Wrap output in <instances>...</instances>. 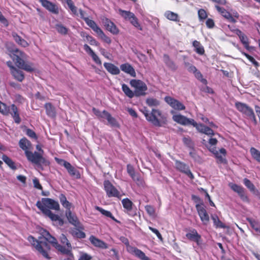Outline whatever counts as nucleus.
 I'll list each match as a JSON object with an SVG mask.
<instances>
[{
	"label": "nucleus",
	"instance_id": "nucleus-1",
	"mask_svg": "<svg viewBox=\"0 0 260 260\" xmlns=\"http://www.w3.org/2000/svg\"><path fill=\"white\" fill-rule=\"evenodd\" d=\"M42 237L39 240L35 239L32 236L28 237V240L36 249L47 260H50L51 257L48 252L50 249V245L47 242L51 243L61 253L70 255L72 253V245L67 237L64 234H61L59 237L60 243L64 245L58 244L56 239L50 235L47 231L44 230L41 233Z\"/></svg>",
	"mask_w": 260,
	"mask_h": 260
},
{
	"label": "nucleus",
	"instance_id": "nucleus-2",
	"mask_svg": "<svg viewBox=\"0 0 260 260\" xmlns=\"http://www.w3.org/2000/svg\"><path fill=\"white\" fill-rule=\"evenodd\" d=\"M37 207L46 216L49 217L52 221H59L60 225L63 224L58 215L52 213L50 209L55 210H59V205L58 202L50 198H42L41 202L38 201L36 203Z\"/></svg>",
	"mask_w": 260,
	"mask_h": 260
},
{
	"label": "nucleus",
	"instance_id": "nucleus-3",
	"mask_svg": "<svg viewBox=\"0 0 260 260\" xmlns=\"http://www.w3.org/2000/svg\"><path fill=\"white\" fill-rule=\"evenodd\" d=\"M144 115L146 119L153 125L158 127H163L167 124V118L159 110L152 109L151 112L146 107L140 110Z\"/></svg>",
	"mask_w": 260,
	"mask_h": 260
},
{
	"label": "nucleus",
	"instance_id": "nucleus-4",
	"mask_svg": "<svg viewBox=\"0 0 260 260\" xmlns=\"http://www.w3.org/2000/svg\"><path fill=\"white\" fill-rule=\"evenodd\" d=\"M172 118L174 121L181 125H192L196 128L198 132L208 136H212L214 134L213 131L208 126L201 123L199 124L194 119L188 118L181 114L174 115Z\"/></svg>",
	"mask_w": 260,
	"mask_h": 260
},
{
	"label": "nucleus",
	"instance_id": "nucleus-5",
	"mask_svg": "<svg viewBox=\"0 0 260 260\" xmlns=\"http://www.w3.org/2000/svg\"><path fill=\"white\" fill-rule=\"evenodd\" d=\"M25 155L28 161L39 168H42V165H46V160L41 153L29 151L26 152Z\"/></svg>",
	"mask_w": 260,
	"mask_h": 260
},
{
	"label": "nucleus",
	"instance_id": "nucleus-6",
	"mask_svg": "<svg viewBox=\"0 0 260 260\" xmlns=\"http://www.w3.org/2000/svg\"><path fill=\"white\" fill-rule=\"evenodd\" d=\"M236 109L248 118L251 119L256 124V119L253 109L247 104L241 102H237L235 103Z\"/></svg>",
	"mask_w": 260,
	"mask_h": 260
},
{
	"label": "nucleus",
	"instance_id": "nucleus-7",
	"mask_svg": "<svg viewBox=\"0 0 260 260\" xmlns=\"http://www.w3.org/2000/svg\"><path fill=\"white\" fill-rule=\"evenodd\" d=\"M104 189L109 198L115 197L120 199L122 194L108 180L104 181Z\"/></svg>",
	"mask_w": 260,
	"mask_h": 260
},
{
	"label": "nucleus",
	"instance_id": "nucleus-8",
	"mask_svg": "<svg viewBox=\"0 0 260 260\" xmlns=\"http://www.w3.org/2000/svg\"><path fill=\"white\" fill-rule=\"evenodd\" d=\"M132 87L135 88V94L136 96L144 95L147 90L146 84L140 80L132 79L129 82Z\"/></svg>",
	"mask_w": 260,
	"mask_h": 260
},
{
	"label": "nucleus",
	"instance_id": "nucleus-9",
	"mask_svg": "<svg viewBox=\"0 0 260 260\" xmlns=\"http://www.w3.org/2000/svg\"><path fill=\"white\" fill-rule=\"evenodd\" d=\"M175 167L177 170L185 174L190 179L192 180L194 178V176L190 171L189 167L185 163L179 160H176Z\"/></svg>",
	"mask_w": 260,
	"mask_h": 260
},
{
	"label": "nucleus",
	"instance_id": "nucleus-10",
	"mask_svg": "<svg viewBox=\"0 0 260 260\" xmlns=\"http://www.w3.org/2000/svg\"><path fill=\"white\" fill-rule=\"evenodd\" d=\"M165 101L175 110L181 111L185 109V106L182 103L171 96H166L165 98Z\"/></svg>",
	"mask_w": 260,
	"mask_h": 260
},
{
	"label": "nucleus",
	"instance_id": "nucleus-11",
	"mask_svg": "<svg viewBox=\"0 0 260 260\" xmlns=\"http://www.w3.org/2000/svg\"><path fill=\"white\" fill-rule=\"evenodd\" d=\"M186 237L189 240L193 241L197 243L198 246L202 244V239L201 236L198 233L195 229H192L186 234Z\"/></svg>",
	"mask_w": 260,
	"mask_h": 260
},
{
	"label": "nucleus",
	"instance_id": "nucleus-12",
	"mask_svg": "<svg viewBox=\"0 0 260 260\" xmlns=\"http://www.w3.org/2000/svg\"><path fill=\"white\" fill-rule=\"evenodd\" d=\"M42 6L49 12L54 14L59 13V9L57 5L48 0H40Z\"/></svg>",
	"mask_w": 260,
	"mask_h": 260
},
{
	"label": "nucleus",
	"instance_id": "nucleus-13",
	"mask_svg": "<svg viewBox=\"0 0 260 260\" xmlns=\"http://www.w3.org/2000/svg\"><path fill=\"white\" fill-rule=\"evenodd\" d=\"M196 208L201 221L204 224H207L209 221V217L205 208L204 204L200 205L199 204H197L196 205Z\"/></svg>",
	"mask_w": 260,
	"mask_h": 260
},
{
	"label": "nucleus",
	"instance_id": "nucleus-14",
	"mask_svg": "<svg viewBox=\"0 0 260 260\" xmlns=\"http://www.w3.org/2000/svg\"><path fill=\"white\" fill-rule=\"evenodd\" d=\"M127 251L132 254L135 255L141 260H150V259L141 250L134 246L127 247Z\"/></svg>",
	"mask_w": 260,
	"mask_h": 260
},
{
	"label": "nucleus",
	"instance_id": "nucleus-15",
	"mask_svg": "<svg viewBox=\"0 0 260 260\" xmlns=\"http://www.w3.org/2000/svg\"><path fill=\"white\" fill-rule=\"evenodd\" d=\"M102 22L106 29L114 35H116L119 32V29L116 25L107 18H104Z\"/></svg>",
	"mask_w": 260,
	"mask_h": 260
},
{
	"label": "nucleus",
	"instance_id": "nucleus-16",
	"mask_svg": "<svg viewBox=\"0 0 260 260\" xmlns=\"http://www.w3.org/2000/svg\"><path fill=\"white\" fill-rule=\"evenodd\" d=\"M209 150L213 153L215 157L218 159L220 163H225L226 160L225 158H223V156L220 154H222L224 156L226 155V150L222 148L219 149V152L216 150V148H209Z\"/></svg>",
	"mask_w": 260,
	"mask_h": 260
},
{
	"label": "nucleus",
	"instance_id": "nucleus-17",
	"mask_svg": "<svg viewBox=\"0 0 260 260\" xmlns=\"http://www.w3.org/2000/svg\"><path fill=\"white\" fill-rule=\"evenodd\" d=\"M120 70L132 77H136V73L133 67L129 63H124L120 66Z\"/></svg>",
	"mask_w": 260,
	"mask_h": 260
},
{
	"label": "nucleus",
	"instance_id": "nucleus-18",
	"mask_svg": "<svg viewBox=\"0 0 260 260\" xmlns=\"http://www.w3.org/2000/svg\"><path fill=\"white\" fill-rule=\"evenodd\" d=\"M9 110V113H10L13 117L15 122L17 124H19L21 122V118L19 116L18 113V109L14 104L8 108Z\"/></svg>",
	"mask_w": 260,
	"mask_h": 260
},
{
	"label": "nucleus",
	"instance_id": "nucleus-19",
	"mask_svg": "<svg viewBox=\"0 0 260 260\" xmlns=\"http://www.w3.org/2000/svg\"><path fill=\"white\" fill-rule=\"evenodd\" d=\"M231 188L236 192L242 200L246 201L248 200L247 197L245 195L244 189L241 186L236 184H231L230 185Z\"/></svg>",
	"mask_w": 260,
	"mask_h": 260
},
{
	"label": "nucleus",
	"instance_id": "nucleus-20",
	"mask_svg": "<svg viewBox=\"0 0 260 260\" xmlns=\"http://www.w3.org/2000/svg\"><path fill=\"white\" fill-rule=\"evenodd\" d=\"M66 215L69 222L77 228H80V223L77 217L73 214L71 211H66Z\"/></svg>",
	"mask_w": 260,
	"mask_h": 260
},
{
	"label": "nucleus",
	"instance_id": "nucleus-21",
	"mask_svg": "<svg viewBox=\"0 0 260 260\" xmlns=\"http://www.w3.org/2000/svg\"><path fill=\"white\" fill-rule=\"evenodd\" d=\"M104 67L109 73L113 75H117L120 74V71L118 67L112 63L105 62Z\"/></svg>",
	"mask_w": 260,
	"mask_h": 260
},
{
	"label": "nucleus",
	"instance_id": "nucleus-22",
	"mask_svg": "<svg viewBox=\"0 0 260 260\" xmlns=\"http://www.w3.org/2000/svg\"><path fill=\"white\" fill-rule=\"evenodd\" d=\"M126 170L127 173L134 181L138 182L141 181L140 175L138 173H136L133 166L130 164L127 165Z\"/></svg>",
	"mask_w": 260,
	"mask_h": 260
},
{
	"label": "nucleus",
	"instance_id": "nucleus-23",
	"mask_svg": "<svg viewBox=\"0 0 260 260\" xmlns=\"http://www.w3.org/2000/svg\"><path fill=\"white\" fill-rule=\"evenodd\" d=\"M89 240L92 244L94 246L98 247L102 249L108 248V245L104 241L96 238L93 236H91L89 238Z\"/></svg>",
	"mask_w": 260,
	"mask_h": 260
},
{
	"label": "nucleus",
	"instance_id": "nucleus-24",
	"mask_svg": "<svg viewBox=\"0 0 260 260\" xmlns=\"http://www.w3.org/2000/svg\"><path fill=\"white\" fill-rule=\"evenodd\" d=\"M234 32L236 34L239 38L241 43L244 47L248 49L249 47V42L247 37L242 32L240 29L233 30Z\"/></svg>",
	"mask_w": 260,
	"mask_h": 260
},
{
	"label": "nucleus",
	"instance_id": "nucleus-25",
	"mask_svg": "<svg viewBox=\"0 0 260 260\" xmlns=\"http://www.w3.org/2000/svg\"><path fill=\"white\" fill-rule=\"evenodd\" d=\"M19 147L24 151L25 154L26 152L29 151L31 148L30 142L26 138H23L20 140L19 142Z\"/></svg>",
	"mask_w": 260,
	"mask_h": 260
},
{
	"label": "nucleus",
	"instance_id": "nucleus-26",
	"mask_svg": "<svg viewBox=\"0 0 260 260\" xmlns=\"http://www.w3.org/2000/svg\"><path fill=\"white\" fill-rule=\"evenodd\" d=\"M164 61L166 65L171 70L176 71L177 69V66L169 57V56L165 54L163 57Z\"/></svg>",
	"mask_w": 260,
	"mask_h": 260
},
{
	"label": "nucleus",
	"instance_id": "nucleus-27",
	"mask_svg": "<svg viewBox=\"0 0 260 260\" xmlns=\"http://www.w3.org/2000/svg\"><path fill=\"white\" fill-rule=\"evenodd\" d=\"M11 73L14 78L19 82H22L24 79V75L22 71L16 68H13Z\"/></svg>",
	"mask_w": 260,
	"mask_h": 260
},
{
	"label": "nucleus",
	"instance_id": "nucleus-28",
	"mask_svg": "<svg viewBox=\"0 0 260 260\" xmlns=\"http://www.w3.org/2000/svg\"><path fill=\"white\" fill-rule=\"evenodd\" d=\"M106 114L105 116V118L104 119H106L107 120L108 123L113 127H119V124L117 121V120L109 113L108 112H105Z\"/></svg>",
	"mask_w": 260,
	"mask_h": 260
},
{
	"label": "nucleus",
	"instance_id": "nucleus-29",
	"mask_svg": "<svg viewBox=\"0 0 260 260\" xmlns=\"http://www.w3.org/2000/svg\"><path fill=\"white\" fill-rule=\"evenodd\" d=\"M247 220L252 229L256 232V235L260 236V223L251 218H247Z\"/></svg>",
	"mask_w": 260,
	"mask_h": 260
},
{
	"label": "nucleus",
	"instance_id": "nucleus-30",
	"mask_svg": "<svg viewBox=\"0 0 260 260\" xmlns=\"http://www.w3.org/2000/svg\"><path fill=\"white\" fill-rule=\"evenodd\" d=\"M85 22L96 34L101 29L93 20L89 19L88 18L85 19Z\"/></svg>",
	"mask_w": 260,
	"mask_h": 260
},
{
	"label": "nucleus",
	"instance_id": "nucleus-31",
	"mask_svg": "<svg viewBox=\"0 0 260 260\" xmlns=\"http://www.w3.org/2000/svg\"><path fill=\"white\" fill-rule=\"evenodd\" d=\"M119 14L120 15V16L123 18V19L129 21L133 16H134V13L133 12H131L129 11H125L122 10L121 9H119Z\"/></svg>",
	"mask_w": 260,
	"mask_h": 260
},
{
	"label": "nucleus",
	"instance_id": "nucleus-32",
	"mask_svg": "<svg viewBox=\"0 0 260 260\" xmlns=\"http://www.w3.org/2000/svg\"><path fill=\"white\" fill-rule=\"evenodd\" d=\"M95 209L100 212L103 215L105 216L106 217H109L111 219H112L113 220L118 222L119 221L115 218V217L113 216L111 212L106 210L102 208L99 207V206H95Z\"/></svg>",
	"mask_w": 260,
	"mask_h": 260
},
{
	"label": "nucleus",
	"instance_id": "nucleus-33",
	"mask_svg": "<svg viewBox=\"0 0 260 260\" xmlns=\"http://www.w3.org/2000/svg\"><path fill=\"white\" fill-rule=\"evenodd\" d=\"M45 108L48 116L51 117L55 116L56 112L55 109L50 103H46L45 105Z\"/></svg>",
	"mask_w": 260,
	"mask_h": 260
},
{
	"label": "nucleus",
	"instance_id": "nucleus-34",
	"mask_svg": "<svg viewBox=\"0 0 260 260\" xmlns=\"http://www.w3.org/2000/svg\"><path fill=\"white\" fill-rule=\"evenodd\" d=\"M164 15L170 20L173 21H179L178 15L173 12L167 11L165 13Z\"/></svg>",
	"mask_w": 260,
	"mask_h": 260
},
{
	"label": "nucleus",
	"instance_id": "nucleus-35",
	"mask_svg": "<svg viewBox=\"0 0 260 260\" xmlns=\"http://www.w3.org/2000/svg\"><path fill=\"white\" fill-rule=\"evenodd\" d=\"M121 88L123 92L129 98L132 99L135 96L134 91H133L126 84H122Z\"/></svg>",
	"mask_w": 260,
	"mask_h": 260
},
{
	"label": "nucleus",
	"instance_id": "nucleus-36",
	"mask_svg": "<svg viewBox=\"0 0 260 260\" xmlns=\"http://www.w3.org/2000/svg\"><path fill=\"white\" fill-rule=\"evenodd\" d=\"M70 233L74 237L76 238L83 239L86 237V235L84 232L81 231L77 229H72Z\"/></svg>",
	"mask_w": 260,
	"mask_h": 260
},
{
	"label": "nucleus",
	"instance_id": "nucleus-37",
	"mask_svg": "<svg viewBox=\"0 0 260 260\" xmlns=\"http://www.w3.org/2000/svg\"><path fill=\"white\" fill-rule=\"evenodd\" d=\"M192 45L194 47V50L197 53L200 55H203L204 53V47L201 45L200 42L195 40L193 42Z\"/></svg>",
	"mask_w": 260,
	"mask_h": 260
},
{
	"label": "nucleus",
	"instance_id": "nucleus-38",
	"mask_svg": "<svg viewBox=\"0 0 260 260\" xmlns=\"http://www.w3.org/2000/svg\"><path fill=\"white\" fill-rule=\"evenodd\" d=\"M69 174L72 176H76L77 178L79 177L80 174L77 170L69 163L65 168Z\"/></svg>",
	"mask_w": 260,
	"mask_h": 260
},
{
	"label": "nucleus",
	"instance_id": "nucleus-39",
	"mask_svg": "<svg viewBox=\"0 0 260 260\" xmlns=\"http://www.w3.org/2000/svg\"><path fill=\"white\" fill-rule=\"evenodd\" d=\"M123 207L127 212H130L132 209L133 202L128 198H125L121 201Z\"/></svg>",
	"mask_w": 260,
	"mask_h": 260
},
{
	"label": "nucleus",
	"instance_id": "nucleus-40",
	"mask_svg": "<svg viewBox=\"0 0 260 260\" xmlns=\"http://www.w3.org/2000/svg\"><path fill=\"white\" fill-rule=\"evenodd\" d=\"M146 103L149 107H157L160 105L158 100L154 98H148L146 100Z\"/></svg>",
	"mask_w": 260,
	"mask_h": 260
},
{
	"label": "nucleus",
	"instance_id": "nucleus-41",
	"mask_svg": "<svg viewBox=\"0 0 260 260\" xmlns=\"http://www.w3.org/2000/svg\"><path fill=\"white\" fill-rule=\"evenodd\" d=\"M3 160L8 165V166L13 170H16V167L15 165V164L13 160L7 156L6 155H3L2 156Z\"/></svg>",
	"mask_w": 260,
	"mask_h": 260
},
{
	"label": "nucleus",
	"instance_id": "nucleus-42",
	"mask_svg": "<svg viewBox=\"0 0 260 260\" xmlns=\"http://www.w3.org/2000/svg\"><path fill=\"white\" fill-rule=\"evenodd\" d=\"M129 22L131 23L132 25H133L135 27L137 28L138 29L140 30H143V27L141 25L140 23L138 21V19L135 16V14H134V16H133V17H132Z\"/></svg>",
	"mask_w": 260,
	"mask_h": 260
},
{
	"label": "nucleus",
	"instance_id": "nucleus-43",
	"mask_svg": "<svg viewBox=\"0 0 260 260\" xmlns=\"http://www.w3.org/2000/svg\"><path fill=\"white\" fill-rule=\"evenodd\" d=\"M57 31L62 35H66L68 34L69 29L61 24H56L55 27Z\"/></svg>",
	"mask_w": 260,
	"mask_h": 260
},
{
	"label": "nucleus",
	"instance_id": "nucleus-44",
	"mask_svg": "<svg viewBox=\"0 0 260 260\" xmlns=\"http://www.w3.org/2000/svg\"><path fill=\"white\" fill-rule=\"evenodd\" d=\"M194 74V77L199 81H200L203 84H207V81L206 79H204L203 77V75L200 71L198 70L196 68V71L192 72Z\"/></svg>",
	"mask_w": 260,
	"mask_h": 260
},
{
	"label": "nucleus",
	"instance_id": "nucleus-45",
	"mask_svg": "<svg viewBox=\"0 0 260 260\" xmlns=\"http://www.w3.org/2000/svg\"><path fill=\"white\" fill-rule=\"evenodd\" d=\"M183 58L184 59L183 63L184 67L186 68L189 72L192 73V72L196 71L197 68L195 66L190 63L188 61L185 60V59L186 58V56H183Z\"/></svg>",
	"mask_w": 260,
	"mask_h": 260
},
{
	"label": "nucleus",
	"instance_id": "nucleus-46",
	"mask_svg": "<svg viewBox=\"0 0 260 260\" xmlns=\"http://www.w3.org/2000/svg\"><path fill=\"white\" fill-rule=\"evenodd\" d=\"M250 152L252 157L257 161L260 162V151L254 147H251Z\"/></svg>",
	"mask_w": 260,
	"mask_h": 260
},
{
	"label": "nucleus",
	"instance_id": "nucleus-47",
	"mask_svg": "<svg viewBox=\"0 0 260 260\" xmlns=\"http://www.w3.org/2000/svg\"><path fill=\"white\" fill-rule=\"evenodd\" d=\"M14 38L15 40V41L19 45H21L22 46L24 47H26L28 46V44L27 42L24 40V39H22L20 36L17 35V34H15L13 35Z\"/></svg>",
	"mask_w": 260,
	"mask_h": 260
},
{
	"label": "nucleus",
	"instance_id": "nucleus-48",
	"mask_svg": "<svg viewBox=\"0 0 260 260\" xmlns=\"http://www.w3.org/2000/svg\"><path fill=\"white\" fill-rule=\"evenodd\" d=\"M96 34L103 41L106 43L109 44L111 43V39L109 37L107 36L102 29L98 31Z\"/></svg>",
	"mask_w": 260,
	"mask_h": 260
},
{
	"label": "nucleus",
	"instance_id": "nucleus-49",
	"mask_svg": "<svg viewBox=\"0 0 260 260\" xmlns=\"http://www.w3.org/2000/svg\"><path fill=\"white\" fill-rule=\"evenodd\" d=\"M66 3L69 7L70 9L72 11V12L75 15H78L77 12V7L74 5L73 1L72 0H67Z\"/></svg>",
	"mask_w": 260,
	"mask_h": 260
},
{
	"label": "nucleus",
	"instance_id": "nucleus-50",
	"mask_svg": "<svg viewBox=\"0 0 260 260\" xmlns=\"http://www.w3.org/2000/svg\"><path fill=\"white\" fill-rule=\"evenodd\" d=\"M215 8L216 9L217 11L225 18H226L228 16H229V15L231 14L230 12H228L224 8L220 7L218 5H215Z\"/></svg>",
	"mask_w": 260,
	"mask_h": 260
},
{
	"label": "nucleus",
	"instance_id": "nucleus-51",
	"mask_svg": "<svg viewBox=\"0 0 260 260\" xmlns=\"http://www.w3.org/2000/svg\"><path fill=\"white\" fill-rule=\"evenodd\" d=\"M212 219L213 220L214 225L217 228H223L225 227L224 224L219 219L217 216H212Z\"/></svg>",
	"mask_w": 260,
	"mask_h": 260
},
{
	"label": "nucleus",
	"instance_id": "nucleus-52",
	"mask_svg": "<svg viewBox=\"0 0 260 260\" xmlns=\"http://www.w3.org/2000/svg\"><path fill=\"white\" fill-rule=\"evenodd\" d=\"M217 140L215 138H210L208 141V145L206 144V141L205 140H203V143L205 144L207 147L209 149V148H212V146H215L217 143Z\"/></svg>",
	"mask_w": 260,
	"mask_h": 260
},
{
	"label": "nucleus",
	"instance_id": "nucleus-53",
	"mask_svg": "<svg viewBox=\"0 0 260 260\" xmlns=\"http://www.w3.org/2000/svg\"><path fill=\"white\" fill-rule=\"evenodd\" d=\"M244 185L251 191H254L255 189L254 185L248 179L245 178L243 180Z\"/></svg>",
	"mask_w": 260,
	"mask_h": 260
},
{
	"label": "nucleus",
	"instance_id": "nucleus-54",
	"mask_svg": "<svg viewBox=\"0 0 260 260\" xmlns=\"http://www.w3.org/2000/svg\"><path fill=\"white\" fill-rule=\"evenodd\" d=\"M9 110L7 105L0 101V112L4 115H8Z\"/></svg>",
	"mask_w": 260,
	"mask_h": 260
},
{
	"label": "nucleus",
	"instance_id": "nucleus-55",
	"mask_svg": "<svg viewBox=\"0 0 260 260\" xmlns=\"http://www.w3.org/2000/svg\"><path fill=\"white\" fill-rule=\"evenodd\" d=\"M92 111H93L94 114L97 117H98L99 118H105V116L106 115L105 112H107V111H106V110H104L102 112H101L100 111H99L98 109H96L94 108H93Z\"/></svg>",
	"mask_w": 260,
	"mask_h": 260
},
{
	"label": "nucleus",
	"instance_id": "nucleus-56",
	"mask_svg": "<svg viewBox=\"0 0 260 260\" xmlns=\"http://www.w3.org/2000/svg\"><path fill=\"white\" fill-rule=\"evenodd\" d=\"M183 142L189 148H193L194 144L190 138H183Z\"/></svg>",
	"mask_w": 260,
	"mask_h": 260
},
{
	"label": "nucleus",
	"instance_id": "nucleus-57",
	"mask_svg": "<svg viewBox=\"0 0 260 260\" xmlns=\"http://www.w3.org/2000/svg\"><path fill=\"white\" fill-rule=\"evenodd\" d=\"M145 209L147 212V213L150 215V216H154L155 214V209L153 208V206L151 205H146L145 207Z\"/></svg>",
	"mask_w": 260,
	"mask_h": 260
},
{
	"label": "nucleus",
	"instance_id": "nucleus-58",
	"mask_svg": "<svg viewBox=\"0 0 260 260\" xmlns=\"http://www.w3.org/2000/svg\"><path fill=\"white\" fill-rule=\"evenodd\" d=\"M92 256L85 252H81L78 260H91Z\"/></svg>",
	"mask_w": 260,
	"mask_h": 260
},
{
	"label": "nucleus",
	"instance_id": "nucleus-59",
	"mask_svg": "<svg viewBox=\"0 0 260 260\" xmlns=\"http://www.w3.org/2000/svg\"><path fill=\"white\" fill-rule=\"evenodd\" d=\"M198 16L201 20L205 19L207 17V13L204 9H200L198 11Z\"/></svg>",
	"mask_w": 260,
	"mask_h": 260
},
{
	"label": "nucleus",
	"instance_id": "nucleus-60",
	"mask_svg": "<svg viewBox=\"0 0 260 260\" xmlns=\"http://www.w3.org/2000/svg\"><path fill=\"white\" fill-rule=\"evenodd\" d=\"M26 134L28 137H29L31 138H34L35 139H37V136L35 132L32 129H30L29 128L26 129Z\"/></svg>",
	"mask_w": 260,
	"mask_h": 260
},
{
	"label": "nucleus",
	"instance_id": "nucleus-61",
	"mask_svg": "<svg viewBox=\"0 0 260 260\" xmlns=\"http://www.w3.org/2000/svg\"><path fill=\"white\" fill-rule=\"evenodd\" d=\"M21 69L27 72H32L35 70L31 65L26 63H24L23 66H21Z\"/></svg>",
	"mask_w": 260,
	"mask_h": 260
},
{
	"label": "nucleus",
	"instance_id": "nucleus-62",
	"mask_svg": "<svg viewBox=\"0 0 260 260\" xmlns=\"http://www.w3.org/2000/svg\"><path fill=\"white\" fill-rule=\"evenodd\" d=\"M149 229L151 230L153 233H154L160 240L162 241L163 238L161 234L157 229L153 228L151 226H149Z\"/></svg>",
	"mask_w": 260,
	"mask_h": 260
},
{
	"label": "nucleus",
	"instance_id": "nucleus-63",
	"mask_svg": "<svg viewBox=\"0 0 260 260\" xmlns=\"http://www.w3.org/2000/svg\"><path fill=\"white\" fill-rule=\"evenodd\" d=\"M55 160L59 165L63 166L64 168L70 163L63 159L55 158Z\"/></svg>",
	"mask_w": 260,
	"mask_h": 260
},
{
	"label": "nucleus",
	"instance_id": "nucleus-64",
	"mask_svg": "<svg viewBox=\"0 0 260 260\" xmlns=\"http://www.w3.org/2000/svg\"><path fill=\"white\" fill-rule=\"evenodd\" d=\"M206 24L207 27L209 28H212L214 26V22L213 19L208 18L206 20Z\"/></svg>",
	"mask_w": 260,
	"mask_h": 260
}]
</instances>
